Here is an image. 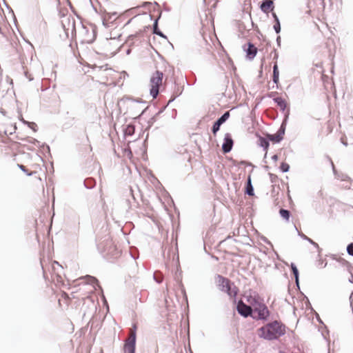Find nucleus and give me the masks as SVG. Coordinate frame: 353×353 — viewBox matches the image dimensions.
<instances>
[{
    "instance_id": "obj_3",
    "label": "nucleus",
    "mask_w": 353,
    "mask_h": 353,
    "mask_svg": "<svg viewBox=\"0 0 353 353\" xmlns=\"http://www.w3.org/2000/svg\"><path fill=\"white\" fill-rule=\"evenodd\" d=\"M253 315L251 318L254 320H260L263 321H267L270 315V310L267 305L263 303V300L261 299L252 307Z\"/></svg>"
},
{
    "instance_id": "obj_16",
    "label": "nucleus",
    "mask_w": 353,
    "mask_h": 353,
    "mask_svg": "<svg viewBox=\"0 0 353 353\" xmlns=\"http://www.w3.org/2000/svg\"><path fill=\"white\" fill-rule=\"evenodd\" d=\"M84 279L85 280V283L91 285L93 286L94 290H97V288L101 289V287L99 285V281L94 276H90V275H86L84 277Z\"/></svg>"
},
{
    "instance_id": "obj_12",
    "label": "nucleus",
    "mask_w": 353,
    "mask_h": 353,
    "mask_svg": "<svg viewBox=\"0 0 353 353\" xmlns=\"http://www.w3.org/2000/svg\"><path fill=\"white\" fill-rule=\"evenodd\" d=\"M221 291L225 292L230 297L236 299L239 290L237 287L234 285V283L230 281ZM234 301H236V299H234Z\"/></svg>"
},
{
    "instance_id": "obj_62",
    "label": "nucleus",
    "mask_w": 353,
    "mask_h": 353,
    "mask_svg": "<svg viewBox=\"0 0 353 353\" xmlns=\"http://www.w3.org/2000/svg\"><path fill=\"white\" fill-rule=\"evenodd\" d=\"M9 133H10V134H12L13 133V132L12 131V130H10Z\"/></svg>"
},
{
    "instance_id": "obj_1",
    "label": "nucleus",
    "mask_w": 353,
    "mask_h": 353,
    "mask_svg": "<svg viewBox=\"0 0 353 353\" xmlns=\"http://www.w3.org/2000/svg\"><path fill=\"white\" fill-rule=\"evenodd\" d=\"M285 330L286 326L283 323L275 320L260 327L259 335L261 338L268 341L275 340L285 335Z\"/></svg>"
},
{
    "instance_id": "obj_47",
    "label": "nucleus",
    "mask_w": 353,
    "mask_h": 353,
    "mask_svg": "<svg viewBox=\"0 0 353 353\" xmlns=\"http://www.w3.org/2000/svg\"><path fill=\"white\" fill-rule=\"evenodd\" d=\"M276 43L278 45V46H281V37L280 36H278L276 37Z\"/></svg>"
},
{
    "instance_id": "obj_15",
    "label": "nucleus",
    "mask_w": 353,
    "mask_h": 353,
    "mask_svg": "<svg viewBox=\"0 0 353 353\" xmlns=\"http://www.w3.org/2000/svg\"><path fill=\"white\" fill-rule=\"evenodd\" d=\"M160 17H161V14L154 21V23L152 25V33L154 34H157V35L159 36L161 38L167 39L166 35L163 32H161L159 28V20Z\"/></svg>"
},
{
    "instance_id": "obj_4",
    "label": "nucleus",
    "mask_w": 353,
    "mask_h": 353,
    "mask_svg": "<svg viewBox=\"0 0 353 353\" xmlns=\"http://www.w3.org/2000/svg\"><path fill=\"white\" fill-rule=\"evenodd\" d=\"M163 79V73L159 70H156L154 73H152L150 77V94L154 99H156L159 94V90L162 85Z\"/></svg>"
},
{
    "instance_id": "obj_33",
    "label": "nucleus",
    "mask_w": 353,
    "mask_h": 353,
    "mask_svg": "<svg viewBox=\"0 0 353 353\" xmlns=\"http://www.w3.org/2000/svg\"><path fill=\"white\" fill-rule=\"evenodd\" d=\"M273 28L276 34H279L281 32V28L280 21H276V22L274 23Z\"/></svg>"
},
{
    "instance_id": "obj_30",
    "label": "nucleus",
    "mask_w": 353,
    "mask_h": 353,
    "mask_svg": "<svg viewBox=\"0 0 353 353\" xmlns=\"http://www.w3.org/2000/svg\"><path fill=\"white\" fill-rule=\"evenodd\" d=\"M17 167L24 172L27 176H32L34 174L37 173V172H29L28 170L22 164H17Z\"/></svg>"
},
{
    "instance_id": "obj_46",
    "label": "nucleus",
    "mask_w": 353,
    "mask_h": 353,
    "mask_svg": "<svg viewBox=\"0 0 353 353\" xmlns=\"http://www.w3.org/2000/svg\"><path fill=\"white\" fill-rule=\"evenodd\" d=\"M137 326L136 324H133L132 325V330H133V332L132 334H137Z\"/></svg>"
},
{
    "instance_id": "obj_35",
    "label": "nucleus",
    "mask_w": 353,
    "mask_h": 353,
    "mask_svg": "<svg viewBox=\"0 0 353 353\" xmlns=\"http://www.w3.org/2000/svg\"><path fill=\"white\" fill-rule=\"evenodd\" d=\"M346 250L349 255L353 256V243H350L347 245Z\"/></svg>"
},
{
    "instance_id": "obj_34",
    "label": "nucleus",
    "mask_w": 353,
    "mask_h": 353,
    "mask_svg": "<svg viewBox=\"0 0 353 353\" xmlns=\"http://www.w3.org/2000/svg\"><path fill=\"white\" fill-rule=\"evenodd\" d=\"M17 52L19 53V61L22 65L23 68H25L24 67L25 59H26L24 54L23 53H21L19 49H17Z\"/></svg>"
},
{
    "instance_id": "obj_5",
    "label": "nucleus",
    "mask_w": 353,
    "mask_h": 353,
    "mask_svg": "<svg viewBox=\"0 0 353 353\" xmlns=\"http://www.w3.org/2000/svg\"><path fill=\"white\" fill-rule=\"evenodd\" d=\"M236 310L239 315L244 318L251 317L253 315L252 307L245 304L243 300L236 303Z\"/></svg>"
},
{
    "instance_id": "obj_37",
    "label": "nucleus",
    "mask_w": 353,
    "mask_h": 353,
    "mask_svg": "<svg viewBox=\"0 0 353 353\" xmlns=\"http://www.w3.org/2000/svg\"><path fill=\"white\" fill-rule=\"evenodd\" d=\"M21 121L23 123H25V124L28 125V127H30V125L34 126L35 128L37 127V124H36L35 123H34V122H29V121H26V120H25L24 119H23V118L21 119Z\"/></svg>"
},
{
    "instance_id": "obj_13",
    "label": "nucleus",
    "mask_w": 353,
    "mask_h": 353,
    "mask_svg": "<svg viewBox=\"0 0 353 353\" xmlns=\"http://www.w3.org/2000/svg\"><path fill=\"white\" fill-rule=\"evenodd\" d=\"M261 10L265 13L268 14L270 12H273L274 4L273 0H263L260 4Z\"/></svg>"
},
{
    "instance_id": "obj_45",
    "label": "nucleus",
    "mask_w": 353,
    "mask_h": 353,
    "mask_svg": "<svg viewBox=\"0 0 353 353\" xmlns=\"http://www.w3.org/2000/svg\"><path fill=\"white\" fill-rule=\"evenodd\" d=\"M348 272L350 274V278H349L348 281L351 283H353V274L350 269H348Z\"/></svg>"
},
{
    "instance_id": "obj_10",
    "label": "nucleus",
    "mask_w": 353,
    "mask_h": 353,
    "mask_svg": "<svg viewBox=\"0 0 353 353\" xmlns=\"http://www.w3.org/2000/svg\"><path fill=\"white\" fill-rule=\"evenodd\" d=\"M234 141L230 133H226L224 136L223 142L222 144V151L223 154L229 153L233 147Z\"/></svg>"
},
{
    "instance_id": "obj_52",
    "label": "nucleus",
    "mask_w": 353,
    "mask_h": 353,
    "mask_svg": "<svg viewBox=\"0 0 353 353\" xmlns=\"http://www.w3.org/2000/svg\"><path fill=\"white\" fill-rule=\"evenodd\" d=\"M29 128H31L34 132L37 131V126L35 128L34 126L30 125Z\"/></svg>"
},
{
    "instance_id": "obj_55",
    "label": "nucleus",
    "mask_w": 353,
    "mask_h": 353,
    "mask_svg": "<svg viewBox=\"0 0 353 353\" xmlns=\"http://www.w3.org/2000/svg\"><path fill=\"white\" fill-rule=\"evenodd\" d=\"M150 27V26H145V27H144L143 30H141V31H142V33H143L144 31H145V30H146V29H148Z\"/></svg>"
},
{
    "instance_id": "obj_57",
    "label": "nucleus",
    "mask_w": 353,
    "mask_h": 353,
    "mask_svg": "<svg viewBox=\"0 0 353 353\" xmlns=\"http://www.w3.org/2000/svg\"><path fill=\"white\" fill-rule=\"evenodd\" d=\"M274 52H276V50H274ZM274 59H278V54L275 53Z\"/></svg>"
},
{
    "instance_id": "obj_23",
    "label": "nucleus",
    "mask_w": 353,
    "mask_h": 353,
    "mask_svg": "<svg viewBox=\"0 0 353 353\" xmlns=\"http://www.w3.org/2000/svg\"><path fill=\"white\" fill-rule=\"evenodd\" d=\"M266 136L268 137L270 141H271L275 143H279L283 139V136H282L278 132L275 134H271L270 133H266Z\"/></svg>"
},
{
    "instance_id": "obj_36",
    "label": "nucleus",
    "mask_w": 353,
    "mask_h": 353,
    "mask_svg": "<svg viewBox=\"0 0 353 353\" xmlns=\"http://www.w3.org/2000/svg\"><path fill=\"white\" fill-rule=\"evenodd\" d=\"M141 34H142V31L139 30L136 34L129 35L128 37V41H132L134 38Z\"/></svg>"
},
{
    "instance_id": "obj_2",
    "label": "nucleus",
    "mask_w": 353,
    "mask_h": 353,
    "mask_svg": "<svg viewBox=\"0 0 353 353\" xmlns=\"http://www.w3.org/2000/svg\"><path fill=\"white\" fill-rule=\"evenodd\" d=\"M81 30H80V34L82 37V43H92L96 38L97 34V28L94 24L90 23V27L85 26L81 22Z\"/></svg>"
},
{
    "instance_id": "obj_32",
    "label": "nucleus",
    "mask_w": 353,
    "mask_h": 353,
    "mask_svg": "<svg viewBox=\"0 0 353 353\" xmlns=\"http://www.w3.org/2000/svg\"><path fill=\"white\" fill-rule=\"evenodd\" d=\"M334 259H336V261L340 263L343 266H346L348 269H350V266H351V264L347 261H346L345 259L341 258V257H339L338 259L336 258H334Z\"/></svg>"
},
{
    "instance_id": "obj_58",
    "label": "nucleus",
    "mask_w": 353,
    "mask_h": 353,
    "mask_svg": "<svg viewBox=\"0 0 353 353\" xmlns=\"http://www.w3.org/2000/svg\"><path fill=\"white\" fill-rule=\"evenodd\" d=\"M241 165H245V164H246V161H241Z\"/></svg>"
},
{
    "instance_id": "obj_20",
    "label": "nucleus",
    "mask_w": 353,
    "mask_h": 353,
    "mask_svg": "<svg viewBox=\"0 0 353 353\" xmlns=\"http://www.w3.org/2000/svg\"><path fill=\"white\" fill-rule=\"evenodd\" d=\"M174 83L175 88L170 99L168 101V103H171L172 102H173L176 97H179L182 94L183 90V87H179L176 82H174Z\"/></svg>"
},
{
    "instance_id": "obj_28",
    "label": "nucleus",
    "mask_w": 353,
    "mask_h": 353,
    "mask_svg": "<svg viewBox=\"0 0 353 353\" xmlns=\"http://www.w3.org/2000/svg\"><path fill=\"white\" fill-rule=\"evenodd\" d=\"M279 214L283 219L288 222L291 216V212L288 210L281 208L279 210Z\"/></svg>"
},
{
    "instance_id": "obj_51",
    "label": "nucleus",
    "mask_w": 353,
    "mask_h": 353,
    "mask_svg": "<svg viewBox=\"0 0 353 353\" xmlns=\"http://www.w3.org/2000/svg\"><path fill=\"white\" fill-rule=\"evenodd\" d=\"M0 34H2L3 37H6V33L1 27H0Z\"/></svg>"
},
{
    "instance_id": "obj_9",
    "label": "nucleus",
    "mask_w": 353,
    "mask_h": 353,
    "mask_svg": "<svg viewBox=\"0 0 353 353\" xmlns=\"http://www.w3.org/2000/svg\"><path fill=\"white\" fill-rule=\"evenodd\" d=\"M62 26L66 34H68V31L71 28L72 37H74L76 36L75 19L73 17L70 16L65 19V21H62Z\"/></svg>"
},
{
    "instance_id": "obj_42",
    "label": "nucleus",
    "mask_w": 353,
    "mask_h": 353,
    "mask_svg": "<svg viewBox=\"0 0 353 353\" xmlns=\"http://www.w3.org/2000/svg\"><path fill=\"white\" fill-rule=\"evenodd\" d=\"M157 115H156V114L150 119L149 121V124L150 125H152L153 124L155 121H156V119H157Z\"/></svg>"
},
{
    "instance_id": "obj_54",
    "label": "nucleus",
    "mask_w": 353,
    "mask_h": 353,
    "mask_svg": "<svg viewBox=\"0 0 353 353\" xmlns=\"http://www.w3.org/2000/svg\"><path fill=\"white\" fill-rule=\"evenodd\" d=\"M114 251L116 253H115V254H113V255H114V256H115V257H117V255L119 254V252H118L116 249H114Z\"/></svg>"
},
{
    "instance_id": "obj_38",
    "label": "nucleus",
    "mask_w": 353,
    "mask_h": 353,
    "mask_svg": "<svg viewBox=\"0 0 353 353\" xmlns=\"http://www.w3.org/2000/svg\"><path fill=\"white\" fill-rule=\"evenodd\" d=\"M341 181H351L350 177L346 174H341L339 176Z\"/></svg>"
},
{
    "instance_id": "obj_6",
    "label": "nucleus",
    "mask_w": 353,
    "mask_h": 353,
    "mask_svg": "<svg viewBox=\"0 0 353 353\" xmlns=\"http://www.w3.org/2000/svg\"><path fill=\"white\" fill-rule=\"evenodd\" d=\"M243 298L248 303V305L252 307L262 299L256 292L252 290L245 291L243 294Z\"/></svg>"
},
{
    "instance_id": "obj_29",
    "label": "nucleus",
    "mask_w": 353,
    "mask_h": 353,
    "mask_svg": "<svg viewBox=\"0 0 353 353\" xmlns=\"http://www.w3.org/2000/svg\"><path fill=\"white\" fill-rule=\"evenodd\" d=\"M134 126L132 124H128L123 130L124 136H132L134 134Z\"/></svg>"
},
{
    "instance_id": "obj_14",
    "label": "nucleus",
    "mask_w": 353,
    "mask_h": 353,
    "mask_svg": "<svg viewBox=\"0 0 353 353\" xmlns=\"http://www.w3.org/2000/svg\"><path fill=\"white\" fill-rule=\"evenodd\" d=\"M259 137V145L261 147L264 151H265V154L264 155V159L267 157V151L270 146V139L268 136L261 137V135H257Z\"/></svg>"
},
{
    "instance_id": "obj_64",
    "label": "nucleus",
    "mask_w": 353,
    "mask_h": 353,
    "mask_svg": "<svg viewBox=\"0 0 353 353\" xmlns=\"http://www.w3.org/2000/svg\"><path fill=\"white\" fill-rule=\"evenodd\" d=\"M265 168L266 170H268V169H269V166L266 165V166L265 167Z\"/></svg>"
},
{
    "instance_id": "obj_22",
    "label": "nucleus",
    "mask_w": 353,
    "mask_h": 353,
    "mask_svg": "<svg viewBox=\"0 0 353 353\" xmlns=\"http://www.w3.org/2000/svg\"><path fill=\"white\" fill-rule=\"evenodd\" d=\"M298 235L301 237L303 240H305L308 241L311 245H312L314 248H316L318 250L319 253H320L322 250L321 248H319V244L316 242H314L312 239L303 234L302 232H300L298 231Z\"/></svg>"
},
{
    "instance_id": "obj_26",
    "label": "nucleus",
    "mask_w": 353,
    "mask_h": 353,
    "mask_svg": "<svg viewBox=\"0 0 353 353\" xmlns=\"http://www.w3.org/2000/svg\"><path fill=\"white\" fill-rule=\"evenodd\" d=\"M83 185L86 189L91 190L95 187L96 180L92 177L86 178L83 181Z\"/></svg>"
},
{
    "instance_id": "obj_27",
    "label": "nucleus",
    "mask_w": 353,
    "mask_h": 353,
    "mask_svg": "<svg viewBox=\"0 0 353 353\" xmlns=\"http://www.w3.org/2000/svg\"><path fill=\"white\" fill-rule=\"evenodd\" d=\"M29 142L35 145L42 148L43 150L47 152L48 153H50V146L48 145H46V143L40 145V142L34 138H30Z\"/></svg>"
},
{
    "instance_id": "obj_19",
    "label": "nucleus",
    "mask_w": 353,
    "mask_h": 353,
    "mask_svg": "<svg viewBox=\"0 0 353 353\" xmlns=\"http://www.w3.org/2000/svg\"><path fill=\"white\" fill-rule=\"evenodd\" d=\"M289 114H290V110L288 109L287 110V112H285V117L278 130V132L280 133L282 136H284L285 134V128H286V124H287V122H288V117H289Z\"/></svg>"
},
{
    "instance_id": "obj_8",
    "label": "nucleus",
    "mask_w": 353,
    "mask_h": 353,
    "mask_svg": "<svg viewBox=\"0 0 353 353\" xmlns=\"http://www.w3.org/2000/svg\"><path fill=\"white\" fill-rule=\"evenodd\" d=\"M230 116V111H226L213 123L211 130L214 135L216 134L220 130L221 125L226 122Z\"/></svg>"
},
{
    "instance_id": "obj_56",
    "label": "nucleus",
    "mask_w": 353,
    "mask_h": 353,
    "mask_svg": "<svg viewBox=\"0 0 353 353\" xmlns=\"http://www.w3.org/2000/svg\"><path fill=\"white\" fill-rule=\"evenodd\" d=\"M102 244H103V243H99V244H98V245H97V247H98V249H99V250H100L101 246H102Z\"/></svg>"
},
{
    "instance_id": "obj_61",
    "label": "nucleus",
    "mask_w": 353,
    "mask_h": 353,
    "mask_svg": "<svg viewBox=\"0 0 353 353\" xmlns=\"http://www.w3.org/2000/svg\"><path fill=\"white\" fill-rule=\"evenodd\" d=\"M16 129H17V127H16V125H14V128H13L14 132L15 131Z\"/></svg>"
},
{
    "instance_id": "obj_59",
    "label": "nucleus",
    "mask_w": 353,
    "mask_h": 353,
    "mask_svg": "<svg viewBox=\"0 0 353 353\" xmlns=\"http://www.w3.org/2000/svg\"><path fill=\"white\" fill-rule=\"evenodd\" d=\"M5 4H6V6L7 8L10 9V10L13 12V11H12V9L9 7V6H8V4H6V3H5Z\"/></svg>"
},
{
    "instance_id": "obj_50",
    "label": "nucleus",
    "mask_w": 353,
    "mask_h": 353,
    "mask_svg": "<svg viewBox=\"0 0 353 353\" xmlns=\"http://www.w3.org/2000/svg\"><path fill=\"white\" fill-rule=\"evenodd\" d=\"M24 74H25V76H26L27 78H28V79H29V81H32V80L33 79V78H32V77H29V76H28V72L25 71V72H24Z\"/></svg>"
},
{
    "instance_id": "obj_60",
    "label": "nucleus",
    "mask_w": 353,
    "mask_h": 353,
    "mask_svg": "<svg viewBox=\"0 0 353 353\" xmlns=\"http://www.w3.org/2000/svg\"><path fill=\"white\" fill-rule=\"evenodd\" d=\"M317 319H318V321H319V323H323V322L321 321V320L319 317L317 318Z\"/></svg>"
},
{
    "instance_id": "obj_43",
    "label": "nucleus",
    "mask_w": 353,
    "mask_h": 353,
    "mask_svg": "<svg viewBox=\"0 0 353 353\" xmlns=\"http://www.w3.org/2000/svg\"><path fill=\"white\" fill-rule=\"evenodd\" d=\"M272 17L274 19V23H276V21H280L279 17H278V16L276 15V14L274 11L272 12Z\"/></svg>"
},
{
    "instance_id": "obj_7",
    "label": "nucleus",
    "mask_w": 353,
    "mask_h": 353,
    "mask_svg": "<svg viewBox=\"0 0 353 353\" xmlns=\"http://www.w3.org/2000/svg\"><path fill=\"white\" fill-rule=\"evenodd\" d=\"M136 334H131L129 339L124 341L123 352L124 353H135L136 350Z\"/></svg>"
},
{
    "instance_id": "obj_53",
    "label": "nucleus",
    "mask_w": 353,
    "mask_h": 353,
    "mask_svg": "<svg viewBox=\"0 0 353 353\" xmlns=\"http://www.w3.org/2000/svg\"><path fill=\"white\" fill-rule=\"evenodd\" d=\"M132 52V50L131 48H128L127 50H126V54H130Z\"/></svg>"
},
{
    "instance_id": "obj_41",
    "label": "nucleus",
    "mask_w": 353,
    "mask_h": 353,
    "mask_svg": "<svg viewBox=\"0 0 353 353\" xmlns=\"http://www.w3.org/2000/svg\"><path fill=\"white\" fill-rule=\"evenodd\" d=\"M157 273L156 272L154 273V276H153V277H154V281H155L157 283H161L162 282L163 279H162V278H161V277H157Z\"/></svg>"
},
{
    "instance_id": "obj_18",
    "label": "nucleus",
    "mask_w": 353,
    "mask_h": 353,
    "mask_svg": "<svg viewBox=\"0 0 353 353\" xmlns=\"http://www.w3.org/2000/svg\"><path fill=\"white\" fill-rule=\"evenodd\" d=\"M244 192L245 194H248V196H254V187L252 184V179H251L250 175H249L247 179Z\"/></svg>"
},
{
    "instance_id": "obj_17",
    "label": "nucleus",
    "mask_w": 353,
    "mask_h": 353,
    "mask_svg": "<svg viewBox=\"0 0 353 353\" xmlns=\"http://www.w3.org/2000/svg\"><path fill=\"white\" fill-rule=\"evenodd\" d=\"M217 286L219 289L221 291L223 290V288L227 285L228 283L230 281V280L226 277H224L222 275L217 274L216 276Z\"/></svg>"
},
{
    "instance_id": "obj_25",
    "label": "nucleus",
    "mask_w": 353,
    "mask_h": 353,
    "mask_svg": "<svg viewBox=\"0 0 353 353\" xmlns=\"http://www.w3.org/2000/svg\"><path fill=\"white\" fill-rule=\"evenodd\" d=\"M272 81L275 84H276V88H278V83L279 81V71L276 63H275L273 66Z\"/></svg>"
},
{
    "instance_id": "obj_48",
    "label": "nucleus",
    "mask_w": 353,
    "mask_h": 353,
    "mask_svg": "<svg viewBox=\"0 0 353 353\" xmlns=\"http://www.w3.org/2000/svg\"><path fill=\"white\" fill-rule=\"evenodd\" d=\"M279 159V157L277 154H274L272 157V159L274 161H276Z\"/></svg>"
},
{
    "instance_id": "obj_11",
    "label": "nucleus",
    "mask_w": 353,
    "mask_h": 353,
    "mask_svg": "<svg viewBox=\"0 0 353 353\" xmlns=\"http://www.w3.org/2000/svg\"><path fill=\"white\" fill-rule=\"evenodd\" d=\"M243 50L246 52V57L249 60L254 59L258 51L255 46L250 41L243 46Z\"/></svg>"
},
{
    "instance_id": "obj_40",
    "label": "nucleus",
    "mask_w": 353,
    "mask_h": 353,
    "mask_svg": "<svg viewBox=\"0 0 353 353\" xmlns=\"http://www.w3.org/2000/svg\"><path fill=\"white\" fill-rule=\"evenodd\" d=\"M269 176H270V181L272 183L276 182V181L278 179L277 176L276 174H274L272 173H269Z\"/></svg>"
},
{
    "instance_id": "obj_21",
    "label": "nucleus",
    "mask_w": 353,
    "mask_h": 353,
    "mask_svg": "<svg viewBox=\"0 0 353 353\" xmlns=\"http://www.w3.org/2000/svg\"><path fill=\"white\" fill-rule=\"evenodd\" d=\"M274 102L280 108L282 112H285L287 108V102L282 97L273 98Z\"/></svg>"
},
{
    "instance_id": "obj_39",
    "label": "nucleus",
    "mask_w": 353,
    "mask_h": 353,
    "mask_svg": "<svg viewBox=\"0 0 353 353\" xmlns=\"http://www.w3.org/2000/svg\"><path fill=\"white\" fill-rule=\"evenodd\" d=\"M170 103L168 102L164 105L159 111L156 113V115L159 116L160 114L164 112V110L166 109V108L169 105Z\"/></svg>"
},
{
    "instance_id": "obj_24",
    "label": "nucleus",
    "mask_w": 353,
    "mask_h": 353,
    "mask_svg": "<svg viewBox=\"0 0 353 353\" xmlns=\"http://www.w3.org/2000/svg\"><path fill=\"white\" fill-rule=\"evenodd\" d=\"M290 268H291V270H292V272L294 276V280H295V283L296 285L299 287V270L296 267V265L294 263H292L290 264Z\"/></svg>"
},
{
    "instance_id": "obj_31",
    "label": "nucleus",
    "mask_w": 353,
    "mask_h": 353,
    "mask_svg": "<svg viewBox=\"0 0 353 353\" xmlns=\"http://www.w3.org/2000/svg\"><path fill=\"white\" fill-rule=\"evenodd\" d=\"M290 165L288 163L282 162L280 165V170L283 173L288 172L290 170Z\"/></svg>"
},
{
    "instance_id": "obj_44",
    "label": "nucleus",
    "mask_w": 353,
    "mask_h": 353,
    "mask_svg": "<svg viewBox=\"0 0 353 353\" xmlns=\"http://www.w3.org/2000/svg\"><path fill=\"white\" fill-rule=\"evenodd\" d=\"M278 94L277 92H271L268 94V97H269V98H275L274 96L276 94Z\"/></svg>"
},
{
    "instance_id": "obj_63",
    "label": "nucleus",
    "mask_w": 353,
    "mask_h": 353,
    "mask_svg": "<svg viewBox=\"0 0 353 353\" xmlns=\"http://www.w3.org/2000/svg\"><path fill=\"white\" fill-rule=\"evenodd\" d=\"M9 133H10V134H12L13 133V132L12 131V130H10Z\"/></svg>"
},
{
    "instance_id": "obj_49",
    "label": "nucleus",
    "mask_w": 353,
    "mask_h": 353,
    "mask_svg": "<svg viewBox=\"0 0 353 353\" xmlns=\"http://www.w3.org/2000/svg\"><path fill=\"white\" fill-rule=\"evenodd\" d=\"M331 164H332L333 172L334 174H336V170L335 166L332 161H331Z\"/></svg>"
}]
</instances>
